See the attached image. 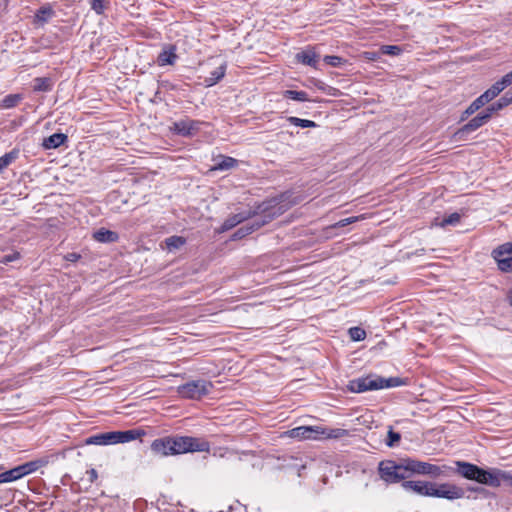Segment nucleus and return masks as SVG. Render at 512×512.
I'll return each instance as SVG.
<instances>
[{
  "label": "nucleus",
  "instance_id": "f257e3e1",
  "mask_svg": "<svg viewBox=\"0 0 512 512\" xmlns=\"http://www.w3.org/2000/svg\"><path fill=\"white\" fill-rule=\"evenodd\" d=\"M285 200L286 195L281 194L258 204L256 206V211H259L258 216H253L249 223L238 228L231 239L234 241L243 239L285 213L290 208Z\"/></svg>",
  "mask_w": 512,
  "mask_h": 512
},
{
  "label": "nucleus",
  "instance_id": "f03ea898",
  "mask_svg": "<svg viewBox=\"0 0 512 512\" xmlns=\"http://www.w3.org/2000/svg\"><path fill=\"white\" fill-rule=\"evenodd\" d=\"M455 472L461 477L479 484L498 488L502 484L512 487V471L499 468H482L466 461H456Z\"/></svg>",
  "mask_w": 512,
  "mask_h": 512
},
{
  "label": "nucleus",
  "instance_id": "7ed1b4c3",
  "mask_svg": "<svg viewBox=\"0 0 512 512\" xmlns=\"http://www.w3.org/2000/svg\"><path fill=\"white\" fill-rule=\"evenodd\" d=\"M379 478L386 485H393L411 478L408 457L401 458L399 461L382 460L377 467Z\"/></svg>",
  "mask_w": 512,
  "mask_h": 512
},
{
  "label": "nucleus",
  "instance_id": "20e7f679",
  "mask_svg": "<svg viewBox=\"0 0 512 512\" xmlns=\"http://www.w3.org/2000/svg\"><path fill=\"white\" fill-rule=\"evenodd\" d=\"M410 475L428 476L431 479L448 477L453 468L448 465H435L429 462L421 461L416 458L408 457Z\"/></svg>",
  "mask_w": 512,
  "mask_h": 512
},
{
  "label": "nucleus",
  "instance_id": "39448f33",
  "mask_svg": "<svg viewBox=\"0 0 512 512\" xmlns=\"http://www.w3.org/2000/svg\"><path fill=\"white\" fill-rule=\"evenodd\" d=\"M465 495V490L453 483L444 482L438 483L433 481V486L431 490L432 498H443L446 500H456L461 499Z\"/></svg>",
  "mask_w": 512,
  "mask_h": 512
},
{
  "label": "nucleus",
  "instance_id": "423d86ee",
  "mask_svg": "<svg viewBox=\"0 0 512 512\" xmlns=\"http://www.w3.org/2000/svg\"><path fill=\"white\" fill-rule=\"evenodd\" d=\"M212 384L205 380L187 382L178 387V393L187 399H200L209 393Z\"/></svg>",
  "mask_w": 512,
  "mask_h": 512
},
{
  "label": "nucleus",
  "instance_id": "0eeeda50",
  "mask_svg": "<svg viewBox=\"0 0 512 512\" xmlns=\"http://www.w3.org/2000/svg\"><path fill=\"white\" fill-rule=\"evenodd\" d=\"M377 379H379L378 375H368L366 377L356 378L350 380L347 387L348 390L353 393L379 390L381 389V385Z\"/></svg>",
  "mask_w": 512,
  "mask_h": 512
},
{
  "label": "nucleus",
  "instance_id": "6e6552de",
  "mask_svg": "<svg viewBox=\"0 0 512 512\" xmlns=\"http://www.w3.org/2000/svg\"><path fill=\"white\" fill-rule=\"evenodd\" d=\"M202 124L203 122L200 120L185 118L173 122L172 126L170 127V130L174 134L182 137H192L199 132Z\"/></svg>",
  "mask_w": 512,
  "mask_h": 512
},
{
  "label": "nucleus",
  "instance_id": "1a4fd4ad",
  "mask_svg": "<svg viewBox=\"0 0 512 512\" xmlns=\"http://www.w3.org/2000/svg\"><path fill=\"white\" fill-rule=\"evenodd\" d=\"M492 256L503 272H512V243L508 242L493 250Z\"/></svg>",
  "mask_w": 512,
  "mask_h": 512
},
{
  "label": "nucleus",
  "instance_id": "9d476101",
  "mask_svg": "<svg viewBox=\"0 0 512 512\" xmlns=\"http://www.w3.org/2000/svg\"><path fill=\"white\" fill-rule=\"evenodd\" d=\"M433 481L408 480L402 482V489L405 492L413 493L421 497H431Z\"/></svg>",
  "mask_w": 512,
  "mask_h": 512
},
{
  "label": "nucleus",
  "instance_id": "9b49d317",
  "mask_svg": "<svg viewBox=\"0 0 512 512\" xmlns=\"http://www.w3.org/2000/svg\"><path fill=\"white\" fill-rule=\"evenodd\" d=\"M259 211L256 208L253 210L243 211L229 216L221 225L220 231L225 232L231 230L238 224L251 219L253 216H258Z\"/></svg>",
  "mask_w": 512,
  "mask_h": 512
},
{
  "label": "nucleus",
  "instance_id": "f8f14e48",
  "mask_svg": "<svg viewBox=\"0 0 512 512\" xmlns=\"http://www.w3.org/2000/svg\"><path fill=\"white\" fill-rule=\"evenodd\" d=\"M320 427L317 426H299L288 430L286 435L298 440L319 439Z\"/></svg>",
  "mask_w": 512,
  "mask_h": 512
},
{
  "label": "nucleus",
  "instance_id": "ddd939ff",
  "mask_svg": "<svg viewBox=\"0 0 512 512\" xmlns=\"http://www.w3.org/2000/svg\"><path fill=\"white\" fill-rule=\"evenodd\" d=\"M174 436H166L155 439L151 444V450L156 454L163 456L174 455L173 442Z\"/></svg>",
  "mask_w": 512,
  "mask_h": 512
},
{
  "label": "nucleus",
  "instance_id": "4468645a",
  "mask_svg": "<svg viewBox=\"0 0 512 512\" xmlns=\"http://www.w3.org/2000/svg\"><path fill=\"white\" fill-rule=\"evenodd\" d=\"M178 55L176 54V46L173 44H166L163 46L162 51L157 57L159 66L174 65Z\"/></svg>",
  "mask_w": 512,
  "mask_h": 512
},
{
  "label": "nucleus",
  "instance_id": "2eb2a0df",
  "mask_svg": "<svg viewBox=\"0 0 512 512\" xmlns=\"http://www.w3.org/2000/svg\"><path fill=\"white\" fill-rule=\"evenodd\" d=\"M295 59L298 63L307 65L313 68H317L319 62V55L315 52L314 48L308 47L301 50L295 55Z\"/></svg>",
  "mask_w": 512,
  "mask_h": 512
},
{
  "label": "nucleus",
  "instance_id": "dca6fc26",
  "mask_svg": "<svg viewBox=\"0 0 512 512\" xmlns=\"http://www.w3.org/2000/svg\"><path fill=\"white\" fill-rule=\"evenodd\" d=\"M49 463L48 457H43L39 459H35L32 461L25 462L21 465H18L22 478L32 474L37 471L39 468L46 466Z\"/></svg>",
  "mask_w": 512,
  "mask_h": 512
},
{
  "label": "nucleus",
  "instance_id": "f3484780",
  "mask_svg": "<svg viewBox=\"0 0 512 512\" xmlns=\"http://www.w3.org/2000/svg\"><path fill=\"white\" fill-rule=\"evenodd\" d=\"M68 141V136L64 133H54L43 139L42 147L45 150L56 149Z\"/></svg>",
  "mask_w": 512,
  "mask_h": 512
},
{
  "label": "nucleus",
  "instance_id": "a211bd4d",
  "mask_svg": "<svg viewBox=\"0 0 512 512\" xmlns=\"http://www.w3.org/2000/svg\"><path fill=\"white\" fill-rule=\"evenodd\" d=\"M482 126H483V124L481 122V119L478 118V116L476 115L474 118H472L470 121H468L465 125H463L461 128H459L457 130V132L455 133V136L458 139H463L465 136L476 131L477 129H479Z\"/></svg>",
  "mask_w": 512,
  "mask_h": 512
},
{
  "label": "nucleus",
  "instance_id": "6ab92c4d",
  "mask_svg": "<svg viewBox=\"0 0 512 512\" xmlns=\"http://www.w3.org/2000/svg\"><path fill=\"white\" fill-rule=\"evenodd\" d=\"M237 166V159L230 156L219 155L218 158L215 159V163L212 170L227 171Z\"/></svg>",
  "mask_w": 512,
  "mask_h": 512
},
{
  "label": "nucleus",
  "instance_id": "aec40b11",
  "mask_svg": "<svg viewBox=\"0 0 512 512\" xmlns=\"http://www.w3.org/2000/svg\"><path fill=\"white\" fill-rule=\"evenodd\" d=\"M93 238L101 243H113L119 239V235L115 231L100 228L94 232Z\"/></svg>",
  "mask_w": 512,
  "mask_h": 512
},
{
  "label": "nucleus",
  "instance_id": "412c9836",
  "mask_svg": "<svg viewBox=\"0 0 512 512\" xmlns=\"http://www.w3.org/2000/svg\"><path fill=\"white\" fill-rule=\"evenodd\" d=\"M188 446H190V453L193 452H209L210 443L204 438L187 436Z\"/></svg>",
  "mask_w": 512,
  "mask_h": 512
},
{
  "label": "nucleus",
  "instance_id": "4be33fe9",
  "mask_svg": "<svg viewBox=\"0 0 512 512\" xmlns=\"http://www.w3.org/2000/svg\"><path fill=\"white\" fill-rule=\"evenodd\" d=\"M227 69V64L223 63L216 69L210 72V75L205 78L204 83L206 87H211L216 85L222 78L225 76Z\"/></svg>",
  "mask_w": 512,
  "mask_h": 512
},
{
  "label": "nucleus",
  "instance_id": "5701e85b",
  "mask_svg": "<svg viewBox=\"0 0 512 512\" xmlns=\"http://www.w3.org/2000/svg\"><path fill=\"white\" fill-rule=\"evenodd\" d=\"M174 455L190 453V446H188V438L187 436H174V440L172 442Z\"/></svg>",
  "mask_w": 512,
  "mask_h": 512
},
{
  "label": "nucleus",
  "instance_id": "b1692460",
  "mask_svg": "<svg viewBox=\"0 0 512 512\" xmlns=\"http://www.w3.org/2000/svg\"><path fill=\"white\" fill-rule=\"evenodd\" d=\"M33 82V90L36 92H49L52 90L54 85V82L50 77H37Z\"/></svg>",
  "mask_w": 512,
  "mask_h": 512
},
{
  "label": "nucleus",
  "instance_id": "393cba45",
  "mask_svg": "<svg viewBox=\"0 0 512 512\" xmlns=\"http://www.w3.org/2000/svg\"><path fill=\"white\" fill-rule=\"evenodd\" d=\"M22 478L18 466L0 473V484L10 483Z\"/></svg>",
  "mask_w": 512,
  "mask_h": 512
},
{
  "label": "nucleus",
  "instance_id": "a878e982",
  "mask_svg": "<svg viewBox=\"0 0 512 512\" xmlns=\"http://www.w3.org/2000/svg\"><path fill=\"white\" fill-rule=\"evenodd\" d=\"M502 90L499 86L494 83L489 89H487L484 93H482L479 97H477L481 103L485 106L489 102H491L494 98H496Z\"/></svg>",
  "mask_w": 512,
  "mask_h": 512
},
{
  "label": "nucleus",
  "instance_id": "bb28decb",
  "mask_svg": "<svg viewBox=\"0 0 512 512\" xmlns=\"http://www.w3.org/2000/svg\"><path fill=\"white\" fill-rule=\"evenodd\" d=\"M349 432L342 428L323 429L320 428L319 438L338 439L347 436Z\"/></svg>",
  "mask_w": 512,
  "mask_h": 512
},
{
  "label": "nucleus",
  "instance_id": "cd10ccee",
  "mask_svg": "<svg viewBox=\"0 0 512 512\" xmlns=\"http://www.w3.org/2000/svg\"><path fill=\"white\" fill-rule=\"evenodd\" d=\"M120 433V442L121 443H127L133 440H136L140 438L141 436L145 435V431L142 429H130V430H124L119 431Z\"/></svg>",
  "mask_w": 512,
  "mask_h": 512
},
{
  "label": "nucleus",
  "instance_id": "c85d7f7f",
  "mask_svg": "<svg viewBox=\"0 0 512 512\" xmlns=\"http://www.w3.org/2000/svg\"><path fill=\"white\" fill-rule=\"evenodd\" d=\"M19 156L18 149H12L10 152L5 153L0 157V173L3 172L11 163H13Z\"/></svg>",
  "mask_w": 512,
  "mask_h": 512
},
{
  "label": "nucleus",
  "instance_id": "c756f323",
  "mask_svg": "<svg viewBox=\"0 0 512 512\" xmlns=\"http://www.w3.org/2000/svg\"><path fill=\"white\" fill-rule=\"evenodd\" d=\"M379 384L381 385V389L383 388H392V387H398L405 384V381L403 378L400 377H389L384 378L382 376H379Z\"/></svg>",
  "mask_w": 512,
  "mask_h": 512
},
{
  "label": "nucleus",
  "instance_id": "7c9ffc66",
  "mask_svg": "<svg viewBox=\"0 0 512 512\" xmlns=\"http://www.w3.org/2000/svg\"><path fill=\"white\" fill-rule=\"evenodd\" d=\"M283 97L286 99L295 100L299 102H305L310 100L307 92L297 90H285L283 92Z\"/></svg>",
  "mask_w": 512,
  "mask_h": 512
},
{
  "label": "nucleus",
  "instance_id": "2f4dec72",
  "mask_svg": "<svg viewBox=\"0 0 512 512\" xmlns=\"http://www.w3.org/2000/svg\"><path fill=\"white\" fill-rule=\"evenodd\" d=\"M186 243V239L182 236H170L165 239L166 247L169 251L181 248Z\"/></svg>",
  "mask_w": 512,
  "mask_h": 512
},
{
  "label": "nucleus",
  "instance_id": "473e14b6",
  "mask_svg": "<svg viewBox=\"0 0 512 512\" xmlns=\"http://www.w3.org/2000/svg\"><path fill=\"white\" fill-rule=\"evenodd\" d=\"M287 121L290 124L297 126V127H301V128H315L318 126L317 123L312 120L301 119V118L294 117V116L288 117Z\"/></svg>",
  "mask_w": 512,
  "mask_h": 512
},
{
  "label": "nucleus",
  "instance_id": "72a5a7b5",
  "mask_svg": "<svg viewBox=\"0 0 512 512\" xmlns=\"http://www.w3.org/2000/svg\"><path fill=\"white\" fill-rule=\"evenodd\" d=\"M53 14L54 11L50 6H42L37 10L35 17L39 22L45 23Z\"/></svg>",
  "mask_w": 512,
  "mask_h": 512
},
{
  "label": "nucleus",
  "instance_id": "f704fd0d",
  "mask_svg": "<svg viewBox=\"0 0 512 512\" xmlns=\"http://www.w3.org/2000/svg\"><path fill=\"white\" fill-rule=\"evenodd\" d=\"M21 100V96L19 94H9L5 96L1 101V107L5 109H10L15 107Z\"/></svg>",
  "mask_w": 512,
  "mask_h": 512
},
{
  "label": "nucleus",
  "instance_id": "c9c22d12",
  "mask_svg": "<svg viewBox=\"0 0 512 512\" xmlns=\"http://www.w3.org/2000/svg\"><path fill=\"white\" fill-rule=\"evenodd\" d=\"M400 440H401V434L397 431H394L392 429V427H390L387 432V438L385 440L386 445L388 447H396V446H398Z\"/></svg>",
  "mask_w": 512,
  "mask_h": 512
},
{
  "label": "nucleus",
  "instance_id": "e433bc0d",
  "mask_svg": "<svg viewBox=\"0 0 512 512\" xmlns=\"http://www.w3.org/2000/svg\"><path fill=\"white\" fill-rule=\"evenodd\" d=\"M85 444H87V445L106 446L107 445L106 432L105 433L96 434V435H92V436L88 437L85 440Z\"/></svg>",
  "mask_w": 512,
  "mask_h": 512
},
{
  "label": "nucleus",
  "instance_id": "4c0bfd02",
  "mask_svg": "<svg viewBox=\"0 0 512 512\" xmlns=\"http://www.w3.org/2000/svg\"><path fill=\"white\" fill-rule=\"evenodd\" d=\"M380 51L382 55L398 56L403 52V49L399 45H382Z\"/></svg>",
  "mask_w": 512,
  "mask_h": 512
},
{
  "label": "nucleus",
  "instance_id": "58836bf2",
  "mask_svg": "<svg viewBox=\"0 0 512 512\" xmlns=\"http://www.w3.org/2000/svg\"><path fill=\"white\" fill-rule=\"evenodd\" d=\"M512 103V90H508L501 96L496 102H494L495 106L498 110H502Z\"/></svg>",
  "mask_w": 512,
  "mask_h": 512
},
{
  "label": "nucleus",
  "instance_id": "ea45409f",
  "mask_svg": "<svg viewBox=\"0 0 512 512\" xmlns=\"http://www.w3.org/2000/svg\"><path fill=\"white\" fill-rule=\"evenodd\" d=\"M348 333L353 341H361L366 337V331L361 327H351Z\"/></svg>",
  "mask_w": 512,
  "mask_h": 512
},
{
  "label": "nucleus",
  "instance_id": "a19ab883",
  "mask_svg": "<svg viewBox=\"0 0 512 512\" xmlns=\"http://www.w3.org/2000/svg\"><path fill=\"white\" fill-rule=\"evenodd\" d=\"M461 215L458 212L451 213L447 217H445L442 222L440 223L441 227H445L448 225H456L460 222Z\"/></svg>",
  "mask_w": 512,
  "mask_h": 512
},
{
  "label": "nucleus",
  "instance_id": "79ce46f5",
  "mask_svg": "<svg viewBox=\"0 0 512 512\" xmlns=\"http://www.w3.org/2000/svg\"><path fill=\"white\" fill-rule=\"evenodd\" d=\"M21 257L18 251H12L11 253L0 256V264L8 265L11 262L19 260Z\"/></svg>",
  "mask_w": 512,
  "mask_h": 512
},
{
  "label": "nucleus",
  "instance_id": "37998d69",
  "mask_svg": "<svg viewBox=\"0 0 512 512\" xmlns=\"http://www.w3.org/2000/svg\"><path fill=\"white\" fill-rule=\"evenodd\" d=\"M324 62L327 65H330L332 67H339L343 63H345V60L342 57L335 56V55H327L324 57Z\"/></svg>",
  "mask_w": 512,
  "mask_h": 512
},
{
  "label": "nucleus",
  "instance_id": "c03bdc74",
  "mask_svg": "<svg viewBox=\"0 0 512 512\" xmlns=\"http://www.w3.org/2000/svg\"><path fill=\"white\" fill-rule=\"evenodd\" d=\"M106 0H90L91 9L98 15H101L105 9Z\"/></svg>",
  "mask_w": 512,
  "mask_h": 512
},
{
  "label": "nucleus",
  "instance_id": "a18cd8bd",
  "mask_svg": "<svg viewBox=\"0 0 512 512\" xmlns=\"http://www.w3.org/2000/svg\"><path fill=\"white\" fill-rule=\"evenodd\" d=\"M503 91L505 88L512 84V71L505 74L499 81L495 82Z\"/></svg>",
  "mask_w": 512,
  "mask_h": 512
},
{
  "label": "nucleus",
  "instance_id": "49530a36",
  "mask_svg": "<svg viewBox=\"0 0 512 512\" xmlns=\"http://www.w3.org/2000/svg\"><path fill=\"white\" fill-rule=\"evenodd\" d=\"M106 438H107V445L121 443L119 431L106 432Z\"/></svg>",
  "mask_w": 512,
  "mask_h": 512
},
{
  "label": "nucleus",
  "instance_id": "de8ad7c7",
  "mask_svg": "<svg viewBox=\"0 0 512 512\" xmlns=\"http://www.w3.org/2000/svg\"><path fill=\"white\" fill-rule=\"evenodd\" d=\"M358 217L357 216H352V217H348V218H345V219H341L339 220L338 222H336L334 224V227L335 228H341V227H345L347 225H350L352 223H355L358 221Z\"/></svg>",
  "mask_w": 512,
  "mask_h": 512
},
{
  "label": "nucleus",
  "instance_id": "09e8293b",
  "mask_svg": "<svg viewBox=\"0 0 512 512\" xmlns=\"http://www.w3.org/2000/svg\"><path fill=\"white\" fill-rule=\"evenodd\" d=\"M484 105L481 103V101L476 98L467 108L466 111L469 113V115H473L475 112H477L479 109H481Z\"/></svg>",
  "mask_w": 512,
  "mask_h": 512
},
{
  "label": "nucleus",
  "instance_id": "8fccbe9b",
  "mask_svg": "<svg viewBox=\"0 0 512 512\" xmlns=\"http://www.w3.org/2000/svg\"><path fill=\"white\" fill-rule=\"evenodd\" d=\"M484 105L481 103V101L476 98L467 108L466 111L469 113V115H473L475 112H477L479 109H481Z\"/></svg>",
  "mask_w": 512,
  "mask_h": 512
},
{
  "label": "nucleus",
  "instance_id": "3c124183",
  "mask_svg": "<svg viewBox=\"0 0 512 512\" xmlns=\"http://www.w3.org/2000/svg\"><path fill=\"white\" fill-rule=\"evenodd\" d=\"M381 55L382 54H381L380 50L378 52H376V51L364 52L365 58L368 60H371V61H377L378 59H380Z\"/></svg>",
  "mask_w": 512,
  "mask_h": 512
},
{
  "label": "nucleus",
  "instance_id": "603ef678",
  "mask_svg": "<svg viewBox=\"0 0 512 512\" xmlns=\"http://www.w3.org/2000/svg\"><path fill=\"white\" fill-rule=\"evenodd\" d=\"M81 258V255L76 252L67 253L64 259L69 262H77Z\"/></svg>",
  "mask_w": 512,
  "mask_h": 512
},
{
  "label": "nucleus",
  "instance_id": "864d4df0",
  "mask_svg": "<svg viewBox=\"0 0 512 512\" xmlns=\"http://www.w3.org/2000/svg\"><path fill=\"white\" fill-rule=\"evenodd\" d=\"M232 454H234V452L227 448L226 449L218 448L213 453L214 456L219 455L220 457H225V456L232 455Z\"/></svg>",
  "mask_w": 512,
  "mask_h": 512
},
{
  "label": "nucleus",
  "instance_id": "5fc2aeb1",
  "mask_svg": "<svg viewBox=\"0 0 512 512\" xmlns=\"http://www.w3.org/2000/svg\"><path fill=\"white\" fill-rule=\"evenodd\" d=\"M86 475L88 476V480L90 483L95 482L96 479L98 478V473L94 468L87 470Z\"/></svg>",
  "mask_w": 512,
  "mask_h": 512
},
{
  "label": "nucleus",
  "instance_id": "6e6d98bb",
  "mask_svg": "<svg viewBox=\"0 0 512 512\" xmlns=\"http://www.w3.org/2000/svg\"><path fill=\"white\" fill-rule=\"evenodd\" d=\"M485 114H488L490 118H492L493 114L497 113L499 110L495 106L494 103L490 104L488 107H486L484 110Z\"/></svg>",
  "mask_w": 512,
  "mask_h": 512
},
{
  "label": "nucleus",
  "instance_id": "4d7b16f0",
  "mask_svg": "<svg viewBox=\"0 0 512 512\" xmlns=\"http://www.w3.org/2000/svg\"><path fill=\"white\" fill-rule=\"evenodd\" d=\"M478 118L481 119V122L483 125H485L486 123L489 122V120L491 119L488 114H485L484 111H481L478 115Z\"/></svg>",
  "mask_w": 512,
  "mask_h": 512
},
{
  "label": "nucleus",
  "instance_id": "13d9d810",
  "mask_svg": "<svg viewBox=\"0 0 512 512\" xmlns=\"http://www.w3.org/2000/svg\"><path fill=\"white\" fill-rule=\"evenodd\" d=\"M426 253V249L424 248H419V249H416L413 254L416 255V256H422Z\"/></svg>",
  "mask_w": 512,
  "mask_h": 512
},
{
  "label": "nucleus",
  "instance_id": "bf43d9fd",
  "mask_svg": "<svg viewBox=\"0 0 512 512\" xmlns=\"http://www.w3.org/2000/svg\"><path fill=\"white\" fill-rule=\"evenodd\" d=\"M469 117H470L469 113H468L466 110H464V111L462 112L461 116H460V121H461V122H463V121H465L466 119H468Z\"/></svg>",
  "mask_w": 512,
  "mask_h": 512
},
{
  "label": "nucleus",
  "instance_id": "052dcab7",
  "mask_svg": "<svg viewBox=\"0 0 512 512\" xmlns=\"http://www.w3.org/2000/svg\"><path fill=\"white\" fill-rule=\"evenodd\" d=\"M470 491H473V492H480V491H484L483 488L481 487H474V488H470Z\"/></svg>",
  "mask_w": 512,
  "mask_h": 512
},
{
  "label": "nucleus",
  "instance_id": "680f3d73",
  "mask_svg": "<svg viewBox=\"0 0 512 512\" xmlns=\"http://www.w3.org/2000/svg\"><path fill=\"white\" fill-rule=\"evenodd\" d=\"M509 299H510V304L512 305V289L510 290V293H509Z\"/></svg>",
  "mask_w": 512,
  "mask_h": 512
},
{
  "label": "nucleus",
  "instance_id": "e2e57ef3",
  "mask_svg": "<svg viewBox=\"0 0 512 512\" xmlns=\"http://www.w3.org/2000/svg\"><path fill=\"white\" fill-rule=\"evenodd\" d=\"M4 469L3 465L0 464V471Z\"/></svg>",
  "mask_w": 512,
  "mask_h": 512
}]
</instances>
